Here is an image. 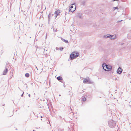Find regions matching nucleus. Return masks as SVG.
Masks as SVG:
<instances>
[{"mask_svg": "<svg viewBox=\"0 0 131 131\" xmlns=\"http://www.w3.org/2000/svg\"><path fill=\"white\" fill-rule=\"evenodd\" d=\"M26 74H29V73H26Z\"/></svg>", "mask_w": 131, "mask_h": 131, "instance_id": "e433bc0d", "label": "nucleus"}, {"mask_svg": "<svg viewBox=\"0 0 131 131\" xmlns=\"http://www.w3.org/2000/svg\"><path fill=\"white\" fill-rule=\"evenodd\" d=\"M54 14L55 15L56 18L58 16L60 15V14L57 11H55L54 12Z\"/></svg>", "mask_w": 131, "mask_h": 131, "instance_id": "9b49d317", "label": "nucleus"}, {"mask_svg": "<svg viewBox=\"0 0 131 131\" xmlns=\"http://www.w3.org/2000/svg\"><path fill=\"white\" fill-rule=\"evenodd\" d=\"M36 68H37V69L38 70V69H37V67H36Z\"/></svg>", "mask_w": 131, "mask_h": 131, "instance_id": "72a5a7b5", "label": "nucleus"}, {"mask_svg": "<svg viewBox=\"0 0 131 131\" xmlns=\"http://www.w3.org/2000/svg\"><path fill=\"white\" fill-rule=\"evenodd\" d=\"M63 86H64V87H65V85H64H64H63Z\"/></svg>", "mask_w": 131, "mask_h": 131, "instance_id": "c85d7f7f", "label": "nucleus"}, {"mask_svg": "<svg viewBox=\"0 0 131 131\" xmlns=\"http://www.w3.org/2000/svg\"><path fill=\"white\" fill-rule=\"evenodd\" d=\"M114 10H115V9H118V7H114Z\"/></svg>", "mask_w": 131, "mask_h": 131, "instance_id": "a211bd4d", "label": "nucleus"}, {"mask_svg": "<svg viewBox=\"0 0 131 131\" xmlns=\"http://www.w3.org/2000/svg\"><path fill=\"white\" fill-rule=\"evenodd\" d=\"M17 128H16V129H15V130H16H16H17Z\"/></svg>", "mask_w": 131, "mask_h": 131, "instance_id": "c9c22d12", "label": "nucleus"}, {"mask_svg": "<svg viewBox=\"0 0 131 131\" xmlns=\"http://www.w3.org/2000/svg\"><path fill=\"white\" fill-rule=\"evenodd\" d=\"M126 72H123L124 73H126Z\"/></svg>", "mask_w": 131, "mask_h": 131, "instance_id": "f704fd0d", "label": "nucleus"}, {"mask_svg": "<svg viewBox=\"0 0 131 131\" xmlns=\"http://www.w3.org/2000/svg\"><path fill=\"white\" fill-rule=\"evenodd\" d=\"M123 70L122 68L119 67L117 70V74H121Z\"/></svg>", "mask_w": 131, "mask_h": 131, "instance_id": "6e6552de", "label": "nucleus"}, {"mask_svg": "<svg viewBox=\"0 0 131 131\" xmlns=\"http://www.w3.org/2000/svg\"><path fill=\"white\" fill-rule=\"evenodd\" d=\"M60 82H61L62 83H63L64 84V83H65V82L64 81H62V80Z\"/></svg>", "mask_w": 131, "mask_h": 131, "instance_id": "6ab92c4d", "label": "nucleus"}, {"mask_svg": "<svg viewBox=\"0 0 131 131\" xmlns=\"http://www.w3.org/2000/svg\"><path fill=\"white\" fill-rule=\"evenodd\" d=\"M86 100V98L85 97H83L82 99V101L83 102L85 101Z\"/></svg>", "mask_w": 131, "mask_h": 131, "instance_id": "2eb2a0df", "label": "nucleus"}, {"mask_svg": "<svg viewBox=\"0 0 131 131\" xmlns=\"http://www.w3.org/2000/svg\"><path fill=\"white\" fill-rule=\"evenodd\" d=\"M2 106H4V105H2Z\"/></svg>", "mask_w": 131, "mask_h": 131, "instance_id": "2f4dec72", "label": "nucleus"}, {"mask_svg": "<svg viewBox=\"0 0 131 131\" xmlns=\"http://www.w3.org/2000/svg\"><path fill=\"white\" fill-rule=\"evenodd\" d=\"M63 49V47H60V51H62Z\"/></svg>", "mask_w": 131, "mask_h": 131, "instance_id": "f3484780", "label": "nucleus"}, {"mask_svg": "<svg viewBox=\"0 0 131 131\" xmlns=\"http://www.w3.org/2000/svg\"><path fill=\"white\" fill-rule=\"evenodd\" d=\"M12 77H13V75H12Z\"/></svg>", "mask_w": 131, "mask_h": 131, "instance_id": "4c0bfd02", "label": "nucleus"}, {"mask_svg": "<svg viewBox=\"0 0 131 131\" xmlns=\"http://www.w3.org/2000/svg\"><path fill=\"white\" fill-rule=\"evenodd\" d=\"M75 3L72 4L69 9V12H73L75 10L76 6Z\"/></svg>", "mask_w": 131, "mask_h": 131, "instance_id": "20e7f679", "label": "nucleus"}, {"mask_svg": "<svg viewBox=\"0 0 131 131\" xmlns=\"http://www.w3.org/2000/svg\"><path fill=\"white\" fill-rule=\"evenodd\" d=\"M12 78V77H11V75L10 78H9V79H11Z\"/></svg>", "mask_w": 131, "mask_h": 131, "instance_id": "b1692460", "label": "nucleus"}, {"mask_svg": "<svg viewBox=\"0 0 131 131\" xmlns=\"http://www.w3.org/2000/svg\"><path fill=\"white\" fill-rule=\"evenodd\" d=\"M108 124L110 127L113 128L116 126V122L112 119L109 121L108 122Z\"/></svg>", "mask_w": 131, "mask_h": 131, "instance_id": "7ed1b4c3", "label": "nucleus"}, {"mask_svg": "<svg viewBox=\"0 0 131 131\" xmlns=\"http://www.w3.org/2000/svg\"><path fill=\"white\" fill-rule=\"evenodd\" d=\"M25 76L27 78H28L29 77V74H25Z\"/></svg>", "mask_w": 131, "mask_h": 131, "instance_id": "dca6fc26", "label": "nucleus"}, {"mask_svg": "<svg viewBox=\"0 0 131 131\" xmlns=\"http://www.w3.org/2000/svg\"><path fill=\"white\" fill-rule=\"evenodd\" d=\"M124 43H122L121 44V45H123L124 44Z\"/></svg>", "mask_w": 131, "mask_h": 131, "instance_id": "393cba45", "label": "nucleus"}, {"mask_svg": "<svg viewBox=\"0 0 131 131\" xmlns=\"http://www.w3.org/2000/svg\"><path fill=\"white\" fill-rule=\"evenodd\" d=\"M59 96H61V94H59Z\"/></svg>", "mask_w": 131, "mask_h": 131, "instance_id": "7c9ffc66", "label": "nucleus"}, {"mask_svg": "<svg viewBox=\"0 0 131 131\" xmlns=\"http://www.w3.org/2000/svg\"><path fill=\"white\" fill-rule=\"evenodd\" d=\"M55 77H56V76H55Z\"/></svg>", "mask_w": 131, "mask_h": 131, "instance_id": "37998d69", "label": "nucleus"}, {"mask_svg": "<svg viewBox=\"0 0 131 131\" xmlns=\"http://www.w3.org/2000/svg\"><path fill=\"white\" fill-rule=\"evenodd\" d=\"M83 83L84 84H92L93 82L90 81V79L89 78L88 79L85 78L83 81Z\"/></svg>", "mask_w": 131, "mask_h": 131, "instance_id": "39448f33", "label": "nucleus"}, {"mask_svg": "<svg viewBox=\"0 0 131 131\" xmlns=\"http://www.w3.org/2000/svg\"><path fill=\"white\" fill-rule=\"evenodd\" d=\"M41 118H42V117L41 116Z\"/></svg>", "mask_w": 131, "mask_h": 131, "instance_id": "473e14b6", "label": "nucleus"}, {"mask_svg": "<svg viewBox=\"0 0 131 131\" xmlns=\"http://www.w3.org/2000/svg\"><path fill=\"white\" fill-rule=\"evenodd\" d=\"M53 14L52 15L51 14L49 13V15L48 16V19L49 21V20L50 19V17L52 16H53Z\"/></svg>", "mask_w": 131, "mask_h": 131, "instance_id": "ddd939ff", "label": "nucleus"}, {"mask_svg": "<svg viewBox=\"0 0 131 131\" xmlns=\"http://www.w3.org/2000/svg\"><path fill=\"white\" fill-rule=\"evenodd\" d=\"M103 69L106 71H109L112 69V66L107 65L105 63H103L102 66Z\"/></svg>", "mask_w": 131, "mask_h": 131, "instance_id": "f257e3e1", "label": "nucleus"}, {"mask_svg": "<svg viewBox=\"0 0 131 131\" xmlns=\"http://www.w3.org/2000/svg\"><path fill=\"white\" fill-rule=\"evenodd\" d=\"M129 106L131 107V105H129Z\"/></svg>", "mask_w": 131, "mask_h": 131, "instance_id": "c756f323", "label": "nucleus"}, {"mask_svg": "<svg viewBox=\"0 0 131 131\" xmlns=\"http://www.w3.org/2000/svg\"><path fill=\"white\" fill-rule=\"evenodd\" d=\"M2 109L3 110V111L4 112V108L3 107H2Z\"/></svg>", "mask_w": 131, "mask_h": 131, "instance_id": "412c9836", "label": "nucleus"}, {"mask_svg": "<svg viewBox=\"0 0 131 131\" xmlns=\"http://www.w3.org/2000/svg\"><path fill=\"white\" fill-rule=\"evenodd\" d=\"M61 39L62 41H64L66 43H68L69 42L68 41L66 40H65L64 39H63L62 38H61Z\"/></svg>", "mask_w": 131, "mask_h": 131, "instance_id": "4468645a", "label": "nucleus"}, {"mask_svg": "<svg viewBox=\"0 0 131 131\" xmlns=\"http://www.w3.org/2000/svg\"><path fill=\"white\" fill-rule=\"evenodd\" d=\"M53 30H54V28H53Z\"/></svg>", "mask_w": 131, "mask_h": 131, "instance_id": "79ce46f5", "label": "nucleus"}, {"mask_svg": "<svg viewBox=\"0 0 131 131\" xmlns=\"http://www.w3.org/2000/svg\"><path fill=\"white\" fill-rule=\"evenodd\" d=\"M123 20H121L120 21H117V23H119V22H121V21H122Z\"/></svg>", "mask_w": 131, "mask_h": 131, "instance_id": "aec40b11", "label": "nucleus"}, {"mask_svg": "<svg viewBox=\"0 0 131 131\" xmlns=\"http://www.w3.org/2000/svg\"><path fill=\"white\" fill-rule=\"evenodd\" d=\"M9 68L8 67H6L5 69L3 71V74H6L7 73V72L8 71V69Z\"/></svg>", "mask_w": 131, "mask_h": 131, "instance_id": "1a4fd4ad", "label": "nucleus"}, {"mask_svg": "<svg viewBox=\"0 0 131 131\" xmlns=\"http://www.w3.org/2000/svg\"><path fill=\"white\" fill-rule=\"evenodd\" d=\"M97 76V77H98V78L99 79H101V78H100V77H99L98 76Z\"/></svg>", "mask_w": 131, "mask_h": 131, "instance_id": "a878e982", "label": "nucleus"}, {"mask_svg": "<svg viewBox=\"0 0 131 131\" xmlns=\"http://www.w3.org/2000/svg\"><path fill=\"white\" fill-rule=\"evenodd\" d=\"M69 108V116L70 117H73L74 116V114L73 112H72V110L71 108L70 107H68Z\"/></svg>", "mask_w": 131, "mask_h": 131, "instance_id": "423d86ee", "label": "nucleus"}, {"mask_svg": "<svg viewBox=\"0 0 131 131\" xmlns=\"http://www.w3.org/2000/svg\"><path fill=\"white\" fill-rule=\"evenodd\" d=\"M3 74V75H5L6 74Z\"/></svg>", "mask_w": 131, "mask_h": 131, "instance_id": "ea45409f", "label": "nucleus"}, {"mask_svg": "<svg viewBox=\"0 0 131 131\" xmlns=\"http://www.w3.org/2000/svg\"><path fill=\"white\" fill-rule=\"evenodd\" d=\"M57 79L60 82L63 80L62 78L60 76L58 77L57 78Z\"/></svg>", "mask_w": 131, "mask_h": 131, "instance_id": "9d476101", "label": "nucleus"}, {"mask_svg": "<svg viewBox=\"0 0 131 131\" xmlns=\"http://www.w3.org/2000/svg\"><path fill=\"white\" fill-rule=\"evenodd\" d=\"M114 1H118V0H113Z\"/></svg>", "mask_w": 131, "mask_h": 131, "instance_id": "cd10ccee", "label": "nucleus"}, {"mask_svg": "<svg viewBox=\"0 0 131 131\" xmlns=\"http://www.w3.org/2000/svg\"><path fill=\"white\" fill-rule=\"evenodd\" d=\"M41 120H42V119H41Z\"/></svg>", "mask_w": 131, "mask_h": 131, "instance_id": "a19ab883", "label": "nucleus"}, {"mask_svg": "<svg viewBox=\"0 0 131 131\" xmlns=\"http://www.w3.org/2000/svg\"><path fill=\"white\" fill-rule=\"evenodd\" d=\"M55 31L56 32H57V29H56L55 30Z\"/></svg>", "mask_w": 131, "mask_h": 131, "instance_id": "bb28decb", "label": "nucleus"}, {"mask_svg": "<svg viewBox=\"0 0 131 131\" xmlns=\"http://www.w3.org/2000/svg\"><path fill=\"white\" fill-rule=\"evenodd\" d=\"M82 13H78V17L80 18H82Z\"/></svg>", "mask_w": 131, "mask_h": 131, "instance_id": "f8f14e48", "label": "nucleus"}, {"mask_svg": "<svg viewBox=\"0 0 131 131\" xmlns=\"http://www.w3.org/2000/svg\"><path fill=\"white\" fill-rule=\"evenodd\" d=\"M24 92H23V94L21 95V97H23V94H24Z\"/></svg>", "mask_w": 131, "mask_h": 131, "instance_id": "4be33fe9", "label": "nucleus"}, {"mask_svg": "<svg viewBox=\"0 0 131 131\" xmlns=\"http://www.w3.org/2000/svg\"><path fill=\"white\" fill-rule=\"evenodd\" d=\"M28 96L29 97H30V94H29L28 95Z\"/></svg>", "mask_w": 131, "mask_h": 131, "instance_id": "5701e85b", "label": "nucleus"}, {"mask_svg": "<svg viewBox=\"0 0 131 131\" xmlns=\"http://www.w3.org/2000/svg\"><path fill=\"white\" fill-rule=\"evenodd\" d=\"M35 131V130H33V131Z\"/></svg>", "mask_w": 131, "mask_h": 131, "instance_id": "58836bf2", "label": "nucleus"}, {"mask_svg": "<svg viewBox=\"0 0 131 131\" xmlns=\"http://www.w3.org/2000/svg\"><path fill=\"white\" fill-rule=\"evenodd\" d=\"M79 54L78 52H74L71 53L70 56V59L72 60L79 56Z\"/></svg>", "mask_w": 131, "mask_h": 131, "instance_id": "f03ea898", "label": "nucleus"}, {"mask_svg": "<svg viewBox=\"0 0 131 131\" xmlns=\"http://www.w3.org/2000/svg\"><path fill=\"white\" fill-rule=\"evenodd\" d=\"M104 37H105V38H110V39H114L115 38V36H114V35H106L104 36Z\"/></svg>", "mask_w": 131, "mask_h": 131, "instance_id": "0eeeda50", "label": "nucleus"}]
</instances>
